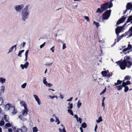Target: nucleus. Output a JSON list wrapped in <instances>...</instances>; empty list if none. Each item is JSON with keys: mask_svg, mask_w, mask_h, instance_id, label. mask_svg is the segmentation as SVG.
Instances as JSON below:
<instances>
[{"mask_svg": "<svg viewBox=\"0 0 132 132\" xmlns=\"http://www.w3.org/2000/svg\"><path fill=\"white\" fill-rule=\"evenodd\" d=\"M11 126V125L10 123H7L5 124V126H4L5 128H7L8 127H10Z\"/></svg>", "mask_w": 132, "mask_h": 132, "instance_id": "obj_30", "label": "nucleus"}, {"mask_svg": "<svg viewBox=\"0 0 132 132\" xmlns=\"http://www.w3.org/2000/svg\"><path fill=\"white\" fill-rule=\"evenodd\" d=\"M59 130L60 132H66L65 129V128L64 127L62 129L59 128Z\"/></svg>", "mask_w": 132, "mask_h": 132, "instance_id": "obj_28", "label": "nucleus"}, {"mask_svg": "<svg viewBox=\"0 0 132 132\" xmlns=\"http://www.w3.org/2000/svg\"><path fill=\"white\" fill-rule=\"evenodd\" d=\"M21 54L22 53H21V52H19V53L18 54V56L20 57H21V56H22L21 55Z\"/></svg>", "mask_w": 132, "mask_h": 132, "instance_id": "obj_57", "label": "nucleus"}, {"mask_svg": "<svg viewBox=\"0 0 132 132\" xmlns=\"http://www.w3.org/2000/svg\"><path fill=\"white\" fill-rule=\"evenodd\" d=\"M97 125L96 124V125L95 126V128L94 130H95V132L97 131Z\"/></svg>", "mask_w": 132, "mask_h": 132, "instance_id": "obj_53", "label": "nucleus"}, {"mask_svg": "<svg viewBox=\"0 0 132 132\" xmlns=\"http://www.w3.org/2000/svg\"><path fill=\"white\" fill-rule=\"evenodd\" d=\"M28 110L27 108H24V109L22 111V114L21 116L22 117L26 116L28 114Z\"/></svg>", "mask_w": 132, "mask_h": 132, "instance_id": "obj_10", "label": "nucleus"}, {"mask_svg": "<svg viewBox=\"0 0 132 132\" xmlns=\"http://www.w3.org/2000/svg\"><path fill=\"white\" fill-rule=\"evenodd\" d=\"M124 87L125 88L124 90V91H125V92H127L128 91L129 89L128 87L127 86Z\"/></svg>", "mask_w": 132, "mask_h": 132, "instance_id": "obj_40", "label": "nucleus"}, {"mask_svg": "<svg viewBox=\"0 0 132 132\" xmlns=\"http://www.w3.org/2000/svg\"><path fill=\"white\" fill-rule=\"evenodd\" d=\"M79 122L80 123H81V121H82V119L80 118H79Z\"/></svg>", "mask_w": 132, "mask_h": 132, "instance_id": "obj_58", "label": "nucleus"}, {"mask_svg": "<svg viewBox=\"0 0 132 132\" xmlns=\"http://www.w3.org/2000/svg\"><path fill=\"white\" fill-rule=\"evenodd\" d=\"M29 65V63L27 62H26L24 64H21L20 65V67H21L22 69H24V68H25V69H27L28 68Z\"/></svg>", "mask_w": 132, "mask_h": 132, "instance_id": "obj_11", "label": "nucleus"}, {"mask_svg": "<svg viewBox=\"0 0 132 132\" xmlns=\"http://www.w3.org/2000/svg\"><path fill=\"white\" fill-rule=\"evenodd\" d=\"M55 97H56V99H57V96H50V98H51L52 99H53Z\"/></svg>", "mask_w": 132, "mask_h": 132, "instance_id": "obj_48", "label": "nucleus"}, {"mask_svg": "<svg viewBox=\"0 0 132 132\" xmlns=\"http://www.w3.org/2000/svg\"><path fill=\"white\" fill-rule=\"evenodd\" d=\"M127 9L130 10H132V4L131 3H129L127 4Z\"/></svg>", "mask_w": 132, "mask_h": 132, "instance_id": "obj_14", "label": "nucleus"}, {"mask_svg": "<svg viewBox=\"0 0 132 132\" xmlns=\"http://www.w3.org/2000/svg\"><path fill=\"white\" fill-rule=\"evenodd\" d=\"M128 33L127 32H126L125 34L122 35L120 37H118L117 39V42H118L124 36H125L127 35Z\"/></svg>", "mask_w": 132, "mask_h": 132, "instance_id": "obj_13", "label": "nucleus"}, {"mask_svg": "<svg viewBox=\"0 0 132 132\" xmlns=\"http://www.w3.org/2000/svg\"><path fill=\"white\" fill-rule=\"evenodd\" d=\"M122 81L120 80H118L117 83H115L114 84V85H117L119 84H121L122 82Z\"/></svg>", "mask_w": 132, "mask_h": 132, "instance_id": "obj_24", "label": "nucleus"}, {"mask_svg": "<svg viewBox=\"0 0 132 132\" xmlns=\"http://www.w3.org/2000/svg\"><path fill=\"white\" fill-rule=\"evenodd\" d=\"M16 44L14 46H12V47H13V48H15V50H16Z\"/></svg>", "mask_w": 132, "mask_h": 132, "instance_id": "obj_59", "label": "nucleus"}, {"mask_svg": "<svg viewBox=\"0 0 132 132\" xmlns=\"http://www.w3.org/2000/svg\"><path fill=\"white\" fill-rule=\"evenodd\" d=\"M128 50H129L128 49V48L127 47V48H125L123 50V52H125L126 51Z\"/></svg>", "mask_w": 132, "mask_h": 132, "instance_id": "obj_51", "label": "nucleus"}, {"mask_svg": "<svg viewBox=\"0 0 132 132\" xmlns=\"http://www.w3.org/2000/svg\"><path fill=\"white\" fill-rule=\"evenodd\" d=\"M129 22H130L131 23H132V15L129 16L125 25H126L127 23H128Z\"/></svg>", "mask_w": 132, "mask_h": 132, "instance_id": "obj_17", "label": "nucleus"}, {"mask_svg": "<svg viewBox=\"0 0 132 132\" xmlns=\"http://www.w3.org/2000/svg\"><path fill=\"white\" fill-rule=\"evenodd\" d=\"M123 29V27H118L116 29L115 32L116 34L118 36L119 34L121 32Z\"/></svg>", "mask_w": 132, "mask_h": 132, "instance_id": "obj_7", "label": "nucleus"}, {"mask_svg": "<svg viewBox=\"0 0 132 132\" xmlns=\"http://www.w3.org/2000/svg\"><path fill=\"white\" fill-rule=\"evenodd\" d=\"M121 85L122 86V87H125L127 86H126L127 85H126V82H122V85Z\"/></svg>", "mask_w": 132, "mask_h": 132, "instance_id": "obj_42", "label": "nucleus"}, {"mask_svg": "<svg viewBox=\"0 0 132 132\" xmlns=\"http://www.w3.org/2000/svg\"><path fill=\"white\" fill-rule=\"evenodd\" d=\"M126 82L127 85L130 84L131 83L130 82L129 80H127Z\"/></svg>", "mask_w": 132, "mask_h": 132, "instance_id": "obj_49", "label": "nucleus"}, {"mask_svg": "<svg viewBox=\"0 0 132 132\" xmlns=\"http://www.w3.org/2000/svg\"><path fill=\"white\" fill-rule=\"evenodd\" d=\"M22 130L21 129H18L16 131V132H22Z\"/></svg>", "mask_w": 132, "mask_h": 132, "instance_id": "obj_52", "label": "nucleus"}, {"mask_svg": "<svg viewBox=\"0 0 132 132\" xmlns=\"http://www.w3.org/2000/svg\"><path fill=\"white\" fill-rule=\"evenodd\" d=\"M106 90V88H105L102 91V92H101V93H100V94H101V95H102V94H103L105 92Z\"/></svg>", "mask_w": 132, "mask_h": 132, "instance_id": "obj_44", "label": "nucleus"}, {"mask_svg": "<svg viewBox=\"0 0 132 132\" xmlns=\"http://www.w3.org/2000/svg\"><path fill=\"white\" fill-rule=\"evenodd\" d=\"M102 75H103V76L105 77L106 76V75L107 74V72L106 71H102L101 72Z\"/></svg>", "mask_w": 132, "mask_h": 132, "instance_id": "obj_21", "label": "nucleus"}, {"mask_svg": "<svg viewBox=\"0 0 132 132\" xmlns=\"http://www.w3.org/2000/svg\"><path fill=\"white\" fill-rule=\"evenodd\" d=\"M23 7L22 5H16L14 6V9L18 12H20L21 11Z\"/></svg>", "mask_w": 132, "mask_h": 132, "instance_id": "obj_5", "label": "nucleus"}, {"mask_svg": "<svg viewBox=\"0 0 132 132\" xmlns=\"http://www.w3.org/2000/svg\"><path fill=\"white\" fill-rule=\"evenodd\" d=\"M131 79V77L129 76H126L124 78L125 80H129Z\"/></svg>", "mask_w": 132, "mask_h": 132, "instance_id": "obj_26", "label": "nucleus"}, {"mask_svg": "<svg viewBox=\"0 0 132 132\" xmlns=\"http://www.w3.org/2000/svg\"><path fill=\"white\" fill-rule=\"evenodd\" d=\"M84 18L85 19L87 20V21H89V19L88 16H84Z\"/></svg>", "mask_w": 132, "mask_h": 132, "instance_id": "obj_43", "label": "nucleus"}, {"mask_svg": "<svg viewBox=\"0 0 132 132\" xmlns=\"http://www.w3.org/2000/svg\"><path fill=\"white\" fill-rule=\"evenodd\" d=\"M130 59L129 56H126L124 57L123 60H120L116 63L119 65L121 69L125 70L126 67L129 68L132 65V62L130 60Z\"/></svg>", "mask_w": 132, "mask_h": 132, "instance_id": "obj_1", "label": "nucleus"}, {"mask_svg": "<svg viewBox=\"0 0 132 132\" xmlns=\"http://www.w3.org/2000/svg\"><path fill=\"white\" fill-rule=\"evenodd\" d=\"M21 105L22 106H23L24 108H27V104L24 101H21L20 102Z\"/></svg>", "mask_w": 132, "mask_h": 132, "instance_id": "obj_18", "label": "nucleus"}, {"mask_svg": "<svg viewBox=\"0 0 132 132\" xmlns=\"http://www.w3.org/2000/svg\"><path fill=\"white\" fill-rule=\"evenodd\" d=\"M8 131L9 132H12V130L11 128H10L8 129Z\"/></svg>", "mask_w": 132, "mask_h": 132, "instance_id": "obj_63", "label": "nucleus"}, {"mask_svg": "<svg viewBox=\"0 0 132 132\" xmlns=\"http://www.w3.org/2000/svg\"><path fill=\"white\" fill-rule=\"evenodd\" d=\"M102 121V119L101 116L100 117L98 118V120H97L96 121L97 123H100V122Z\"/></svg>", "mask_w": 132, "mask_h": 132, "instance_id": "obj_29", "label": "nucleus"}, {"mask_svg": "<svg viewBox=\"0 0 132 132\" xmlns=\"http://www.w3.org/2000/svg\"><path fill=\"white\" fill-rule=\"evenodd\" d=\"M4 103L2 97H0V105Z\"/></svg>", "mask_w": 132, "mask_h": 132, "instance_id": "obj_36", "label": "nucleus"}, {"mask_svg": "<svg viewBox=\"0 0 132 132\" xmlns=\"http://www.w3.org/2000/svg\"><path fill=\"white\" fill-rule=\"evenodd\" d=\"M45 42H44L43 44L40 45V48H42L45 45Z\"/></svg>", "mask_w": 132, "mask_h": 132, "instance_id": "obj_47", "label": "nucleus"}, {"mask_svg": "<svg viewBox=\"0 0 132 132\" xmlns=\"http://www.w3.org/2000/svg\"><path fill=\"white\" fill-rule=\"evenodd\" d=\"M7 116L6 115H5L4 117V119L5 121L6 122H7L8 121V120H9V118L8 117H7Z\"/></svg>", "mask_w": 132, "mask_h": 132, "instance_id": "obj_27", "label": "nucleus"}, {"mask_svg": "<svg viewBox=\"0 0 132 132\" xmlns=\"http://www.w3.org/2000/svg\"><path fill=\"white\" fill-rule=\"evenodd\" d=\"M26 83H25L21 85V87L23 89L27 85Z\"/></svg>", "mask_w": 132, "mask_h": 132, "instance_id": "obj_37", "label": "nucleus"}, {"mask_svg": "<svg viewBox=\"0 0 132 132\" xmlns=\"http://www.w3.org/2000/svg\"><path fill=\"white\" fill-rule=\"evenodd\" d=\"M81 126L82 128H85L87 127V124L85 122L81 124Z\"/></svg>", "mask_w": 132, "mask_h": 132, "instance_id": "obj_31", "label": "nucleus"}, {"mask_svg": "<svg viewBox=\"0 0 132 132\" xmlns=\"http://www.w3.org/2000/svg\"><path fill=\"white\" fill-rule=\"evenodd\" d=\"M72 99V97H71L70 98H69V99L68 100H67V101H71Z\"/></svg>", "mask_w": 132, "mask_h": 132, "instance_id": "obj_55", "label": "nucleus"}, {"mask_svg": "<svg viewBox=\"0 0 132 132\" xmlns=\"http://www.w3.org/2000/svg\"><path fill=\"white\" fill-rule=\"evenodd\" d=\"M33 132H37L38 131V129L36 127H34L32 128Z\"/></svg>", "mask_w": 132, "mask_h": 132, "instance_id": "obj_35", "label": "nucleus"}, {"mask_svg": "<svg viewBox=\"0 0 132 132\" xmlns=\"http://www.w3.org/2000/svg\"><path fill=\"white\" fill-rule=\"evenodd\" d=\"M11 104L10 103H8L5 106V110L6 111H9L10 110V108L12 106Z\"/></svg>", "mask_w": 132, "mask_h": 132, "instance_id": "obj_9", "label": "nucleus"}, {"mask_svg": "<svg viewBox=\"0 0 132 132\" xmlns=\"http://www.w3.org/2000/svg\"><path fill=\"white\" fill-rule=\"evenodd\" d=\"M29 50H27L25 53V56L26 57H28V53Z\"/></svg>", "mask_w": 132, "mask_h": 132, "instance_id": "obj_46", "label": "nucleus"}, {"mask_svg": "<svg viewBox=\"0 0 132 132\" xmlns=\"http://www.w3.org/2000/svg\"><path fill=\"white\" fill-rule=\"evenodd\" d=\"M81 105V103L79 102V101L77 103V106L78 108H79Z\"/></svg>", "mask_w": 132, "mask_h": 132, "instance_id": "obj_39", "label": "nucleus"}, {"mask_svg": "<svg viewBox=\"0 0 132 132\" xmlns=\"http://www.w3.org/2000/svg\"><path fill=\"white\" fill-rule=\"evenodd\" d=\"M111 10L110 9L106 11L103 14V19H108L110 16Z\"/></svg>", "mask_w": 132, "mask_h": 132, "instance_id": "obj_4", "label": "nucleus"}, {"mask_svg": "<svg viewBox=\"0 0 132 132\" xmlns=\"http://www.w3.org/2000/svg\"><path fill=\"white\" fill-rule=\"evenodd\" d=\"M6 81V79L3 77H0V82L2 84L4 83Z\"/></svg>", "mask_w": 132, "mask_h": 132, "instance_id": "obj_19", "label": "nucleus"}, {"mask_svg": "<svg viewBox=\"0 0 132 132\" xmlns=\"http://www.w3.org/2000/svg\"><path fill=\"white\" fill-rule=\"evenodd\" d=\"M55 117L56 119V122H57V125H59L60 123V121L59 120V119L57 118V117L55 116Z\"/></svg>", "mask_w": 132, "mask_h": 132, "instance_id": "obj_33", "label": "nucleus"}, {"mask_svg": "<svg viewBox=\"0 0 132 132\" xmlns=\"http://www.w3.org/2000/svg\"><path fill=\"white\" fill-rule=\"evenodd\" d=\"M26 44V43L25 42H23V45H22V47H24L25 45Z\"/></svg>", "mask_w": 132, "mask_h": 132, "instance_id": "obj_64", "label": "nucleus"}, {"mask_svg": "<svg viewBox=\"0 0 132 132\" xmlns=\"http://www.w3.org/2000/svg\"><path fill=\"white\" fill-rule=\"evenodd\" d=\"M43 82L46 86L50 87V83H48L46 81V79L45 77H44L43 78Z\"/></svg>", "mask_w": 132, "mask_h": 132, "instance_id": "obj_15", "label": "nucleus"}, {"mask_svg": "<svg viewBox=\"0 0 132 132\" xmlns=\"http://www.w3.org/2000/svg\"><path fill=\"white\" fill-rule=\"evenodd\" d=\"M5 87L4 86H2L0 87V95L2 93H3L5 90Z\"/></svg>", "mask_w": 132, "mask_h": 132, "instance_id": "obj_16", "label": "nucleus"}, {"mask_svg": "<svg viewBox=\"0 0 132 132\" xmlns=\"http://www.w3.org/2000/svg\"><path fill=\"white\" fill-rule=\"evenodd\" d=\"M22 131L23 132H26L27 131V128L26 126H23L21 127Z\"/></svg>", "mask_w": 132, "mask_h": 132, "instance_id": "obj_20", "label": "nucleus"}, {"mask_svg": "<svg viewBox=\"0 0 132 132\" xmlns=\"http://www.w3.org/2000/svg\"><path fill=\"white\" fill-rule=\"evenodd\" d=\"M66 48V46L65 44V43H64L63 44V45L62 49H64Z\"/></svg>", "mask_w": 132, "mask_h": 132, "instance_id": "obj_50", "label": "nucleus"}, {"mask_svg": "<svg viewBox=\"0 0 132 132\" xmlns=\"http://www.w3.org/2000/svg\"><path fill=\"white\" fill-rule=\"evenodd\" d=\"M74 117L75 118H76L77 119V120H78V116L77 115L75 114L74 115Z\"/></svg>", "mask_w": 132, "mask_h": 132, "instance_id": "obj_61", "label": "nucleus"}, {"mask_svg": "<svg viewBox=\"0 0 132 132\" xmlns=\"http://www.w3.org/2000/svg\"><path fill=\"white\" fill-rule=\"evenodd\" d=\"M80 130L81 132H83V130L82 127H80Z\"/></svg>", "mask_w": 132, "mask_h": 132, "instance_id": "obj_62", "label": "nucleus"}, {"mask_svg": "<svg viewBox=\"0 0 132 132\" xmlns=\"http://www.w3.org/2000/svg\"><path fill=\"white\" fill-rule=\"evenodd\" d=\"M126 17L123 16H122L121 18L118 20L116 23L117 25H118L121 23L123 22L125 20Z\"/></svg>", "mask_w": 132, "mask_h": 132, "instance_id": "obj_8", "label": "nucleus"}, {"mask_svg": "<svg viewBox=\"0 0 132 132\" xmlns=\"http://www.w3.org/2000/svg\"><path fill=\"white\" fill-rule=\"evenodd\" d=\"M54 47V46H53L52 48L50 49V50H51L53 52H54V50L53 49Z\"/></svg>", "mask_w": 132, "mask_h": 132, "instance_id": "obj_54", "label": "nucleus"}, {"mask_svg": "<svg viewBox=\"0 0 132 132\" xmlns=\"http://www.w3.org/2000/svg\"><path fill=\"white\" fill-rule=\"evenodd\" d=\"M93 23L95 24L97 28L98 27L100 26L99 23L96 22H95V21H94L93 22Z\"/></svg>", "mask_w": 132, "mask_h": 132, "instance_id": "obj_32", "label": "nucleus"}, {"mask_svg": "<svg viewBox=\"0 0 132 132\" xmlns=\"http://www.w3.org/2000/svg\"><path fill=\"white\" fill-rule=\"evenodd\" d=\"M116 87L118 90H120L122 89L123 87L121 85H120L118 86H116Z\"/></svg>", "mask_w": 132, "mask_h": 132, "instance_id": "obj_25", "label": "nucleus"}, {"mask_svg": "<svg viewBox=\"0 0 132 132\" xmlns=\"http://www.w3.org/2000/svg\"><path fill=\"white\" fill-rule=\"evenodd\" d=\"M113 0H110V1L109 2V4H108V8H111L112 7V1H113Z\"/></svg>", "mask_w": 132, "mask_h": 132, "instance_id": "obj_23", "label": "nucleus"}, {"mask_svg": "<svg viewBox=\"0 0 132 132\" xmlns=\"http://www.w3.org/2000/svg\"><path fill=\"white\" fill-rule=\"evenodd\" d=\"M127 48L128 49L130 50L132 48V46L130 44H128V46Z\"/></svg>", "mask_w": 132, "mask_h": 132, "instance_id": "obj_45", "label": "nucleus"}, {"mask_svg": "<svg viewBox=\"0 0 132 132\" xmlns=\"http://www.w3.org/2000/svg\"><path fill=\"white\" fill-rule=\"evenodd\" d=\"M50 121L51 122H53L54 121V120L53 118H51L50 119Z\"/></svg>", "mask_w": 132, "mask_h": 132, "instance_id": "obj_60", "label": "nucleus"}, {"mask_svg": "<svg viewBox=\"0 0 132 132\" xmlns=\"http://www.w3.org/2000/svg\"><path fill=\"white\" fill-rule=\"evenodd\" d=\"M108 8V3H106L102 5L101 6V9L100 8L98 9L96 13H102L105 10H106Z\"/></svg>", "mask_w": 132, "mask_h": 132, "instance_id": "obj_3", "label": "nucleus"}, {"mask_svg": "<svg viewBox=\"0 0 132 132\" xmlns=\"http://www.w3.org/2000/svg\"><path fill=\"white\" fill-rule=\"evenodd\" d=\"M30 13L29 6H27L22 10L21 15L22 19L23 21H25L28 18Z\"/></svg>", "mask_w": 132, "mask_h": 132, "instance_id": "obj_2", "label": "nucleus"}, {"mask_svg": "<svg viewBox=\"0 0 132 132\" xmlns=\"http://www.w3.org/2000/svg\"><path fill=\"white\" fill-rule=\"evenodd\" d=\"M68 105L69 106L68 107V108L69 109H71L73 108V104L72 103H70V102H69L68 103Z\"/></svg>", "mask_w": 132, "mask_h": 132, "instance_id": "obj_22", "label": "nucleus"}, {"mask_svg": "<svg viewBox=\"0 0 132 132\" xmlns=\"http://www.w3.org/2000/svg\"><path fill=\"white\" fill-rule=\"evenodd\" d=\"M111 76L112 75H110V73H108V74H107L106 75V77H109Z\"/></svg>", "mask_w": 132, "mask_h": 132, "instance_id": "obj_56", "label": "nucleus"}, {"mask_svg": "<svg viewBox=\"0 0 132 132\" xmlns=\"http://www.w3.org/2000/svg\"><path fill=\"white\" fill-rule=\"evenodd\" d=\"M33 96L35 98L36 101L37 102L38 104L39 105H40L41 104V101L40 99L38 97V96L36 95H34Z\"/></svg>", "mask_w": 132, "mask_h": 132, "instance_id": "obj_12", "label": "nucleus"}, {"mask_svg": "<svg viewBox=\"0 0 132 132\" xmlns=\"http://www.w3.org/2000/svg\"><path fill=\"white\" fill-rule=\"evenodd\" d=\"M9 112L11 113L12 115H15L17 112L16 110L15 109V107L13 106H12L10 108V110Z\"/></svg>", "mask_w": 132, "mask_h": 132, "instance_id": "obj_6", "label": "nucleus"}, {"mask_svg": "<svg viewBox=\"0 0 132 132\" xmlns=\"http://www.w3.org/2000/svg\"><path fill=\"white\" fill-rule=\"evenodd\" d=\"M13 49V47H11L10 48V49H9V51L8 52H7V53L8 54H9L10 52H12Z\"/></svg>", "mask_w": 132, "mask_h": 132, "instance_id": "obj_38", "label": "nucleus"}, {"mask_svg": "<svg viewBox=\"0 0 132 132\" xmlns=\"http://www.w3.org/2000/svg\"><path fill=\"white\" fill-rule=\"evenodd\" d=\"M4 122L3 120H2L0 122V125L1 126H3L4 124Z\"/></svg>", "mask_w": 132, "mask_h": 132, "instance_id": "obj_41", "label": "nucleus"}, {"mask_svg": "<svg viewBox=\"0 0 132 132\" xmlns=\"http://www.w3.org/2000/svg\"><path fill=\"white\" fill-rule=\"evenodd\" d=\"M68 112L70 113V114L73 116V113L71 109H68Z\"/></svg>", "mask_w": 132, "mask_h": 132, "instance_id": "obj_34", "label": "nucleus"}]
</instances>
